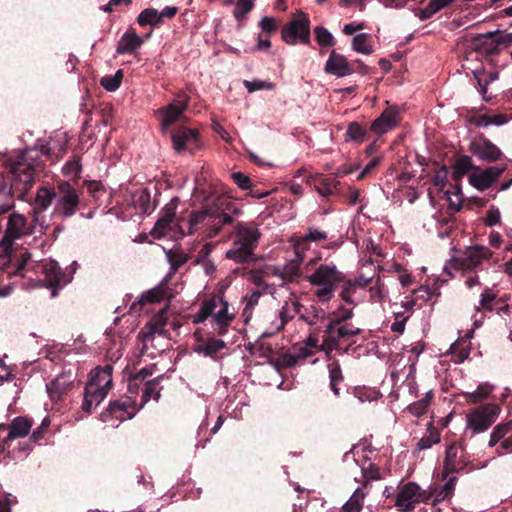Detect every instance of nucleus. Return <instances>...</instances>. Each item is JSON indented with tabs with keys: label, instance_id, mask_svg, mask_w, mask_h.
<instances>
[{
	"label": "nucleus",
	"instance_id": "f257e3e1",
	"mask_svg": "<svg viewBox=\"0 0 512 512\" xmlns=\"http://www.w3.org/2000/svg\"><path fill=\"white\" fill-rule=\"evenodd\" d=\"M241 214V210L227 198L216 195L212 196L202 210L192 212L189 219L178 223L182 235H189L197 232L201 226H206L205 233L207 237L217 236L223 226L233 222L232 215Z\"/></svg>",
	"mask_w": 512,
	"mask_h": 512
},
{
	"label": "nucleus",
	"instance_id": "f03ea898",
	"mask_svg": "<svg viewBox=\"0 0 512 512\" xmlns=\"http://www.w3.org/2000/svg\"><path fill=\"white\" fill-rule=\"evenodd\" d=\"M41 164L42 162H5L4 169L0 172V181L7 184L10 194L26 201L43 169Z\"/></svg>",
	"mask_w": 512,
	"mask_h": 512
},
{
	"label": "nucleus",
	"instance_id": "7ed1b4c3",
	"mask_svg": "<svg viewBox=\"0 0 512 512\" xmlns=\"http://www.w3.org/2000/svg\"><path fill=\"white\" fill-rule=\"evenodd\" d=\"M261 233L253 223L238 222L234 227L232 247L226 258L236 263H247L254 259Z\"/></svg>",
	"mask_w": 512,
	"mask_h": 512
},
{
	"label": "nucleus",
	"instance_id": "20e7f679",
	"mask_svg": "<svg viewBox=\"0 0 512 512\" xmlns=\"http://www.w3.org/2000/svg\"><path fill=\"white\" fill-rule=\"evenodd\" d=\"M67 139L65 134L57 133L49 140H38L33 146L21 150V160H37L38 158H52L59 160L65 156Z\"/></svg>",
	"mask_w": 512,
	"mask_h": 512
},
{
	"label": "nucleus",
	"instance_id": "39448f33",
	"mask_svg": "<svg viewBox=\"0 0 512 512\" xmlns=\"http://www.w3.org/2000/svg\"><path fill=\"white\" fill-rule=\"evenodd\" d=\"M34 226L19 213L13 212L8 216L6 229L0 240V255H7L13 248L16 239L33 233Z\"/></svg>",
	"mask_w": 512,
	"mask_h": 512
},
{
	"label": "nucleus",
	"instance_id": "423d86ee",
	"mask_svg": "<svg viewBox=\"0 0 512 512\" xmlns=\"http://www.w3.org/2000/svg\"><path fill=\"white\" fill-rule=\"evenodd\" d=\"M492 255V251L485 246H469L461 255L453 258V264L456 269L463 272L477 273L479 270H483L484 263L488 262Z\"/></svg>",
	"mask_w": 512,
	"mask_h": 512
},
{
	"label": "nucleus",
	"instance_id": "0eeeda50",
	"mask_svg": "<svg viewBox=\"0 0 512 512\" xmlns=\"http://www.w3.org/2000/svg\"><path fill=\"white\" fill-rule=\"evenodd\" d=\"M53 213L62 218L72 217L80 206L78 191L68 182L57 183V197Z\"/></svg>",
	"mask_w": 512,
	"mask_h": 512
},
{
	"label": "nucleus",
	"instance_id": "6e6552de",
	"mask_svg": "<svg viewBox=\"0 0 512 512\" xmlns=\"http://www.w3.org/2000/svg\"><path fill=\"white\" fill-rule=\"evenodd\" d=\"M362 330L348 323L328 322L324 330L323 347L327 351L340 350L342 343L361 334Z\"/></svg>",
	"mask_w": 512,
	"mask_h": 512
},
{
	"label": "nucleus",
	"instance_id": "1a4fd4ad",
	"mask_svg": "<svg viewBox=\"0 0 512 512\" xmlns=\"http://www.w3.org/2000/svg\"><path fill=\"white\" fill-rule=\"evenodd\" d=\"M281 36L283 41L289 45H295L297 42L309 43L310 20L308 16L302 11L297 12L293 19L283 26Z\"/></svg>",
	"mask_w": 512,
	"mask_h": 512
},
{
	"label": "nucleus",
	"instance_id": "9d476101",
	"mask_svg": "<svg viewBox=\"0 0 512 512\" xmlns=\"http://www.w3.org/2000/svg\"><path fill=\"white\" fill-rule=\"evenodd\" d=\"M470 464L467 459L465 447L461 443L450 444L445 452L443 462L442 479H446L450 474L469 472L474 469L473 466L468 467Z\"/></svg>",
	"mask_w": 512,
	"mask_h": 512
},
{
	"label": "nucleus",
	"instance_id": "9b49d317",
	"mask_svg": "<svg viewBox=\"0 0 512 512\" xmlns=\"http://www.w3.org/2000/svg\"><path fill=\"white\" fill-rule=\"evenodd\" d=\"M500 406L488 403L477 407L467 416V425L473 433L486 431L498 418Z\"/></svg>",
	"mask_w": 512,
	"mask_h": 512
},
{
	"label": "nucleus",
	"instance_id": "f8f14e48",
	"mask_svg": "<svg viewBox=\"0 0 512 512\" xmlns=\"http://www.w3.org/2000/svg\"><path fill=\"white\" fill-rule=\"evenodd\" d=\"M3 261L0 263L1 269L8 275L26 277V272L33 268L31 260V253L28 251H21L20 253H13V249L7 255H0Z\"/></svg>",
	"mask_w": 512,
	"mask_h": 512
},
{
	"label": "nucleus",
	"instance_id": "ddd939ff",
	"mask_svg": "<svg viewBox=\"0 0 512 512\" xmlns=\"http://www.w3.org/2000/svg\"><path fill=\"white\" fill-rule=\"evenodd\" d=\"M167 323V310L162 309L156 315H154L144 326V328L138 334V338L142 341L143 344L141 349L142 353H145L147 350L148 343H152L154 341L156 334L165 337L169 335V331L165 329Z\"/></svg>",
	"mask_w": 512,
	"mask_h": 512
},
{
	"label": "nucleus",
	"instance_id": "4468645a",
	"mask_svg": "<svg viewBox=\"0 0 512 512\" xmlns=\"http://www.w3.org/2000/svg\"><path fill=\"white\" fill-rule=\"evenodd\" d=\"M344 274L337 270V268L325 264L319 265L314 273L305 277L314 286H332L336 287L337 284L344 282Z\"/></svg>",
	"mask_w": 512,
	"mask_h": 512
},
{
	"label": "nucleus",
	"instance_id": "2eb2a0df",
	"mask_svg": "<svg viewBox=\"0 0 512 512\" xmlns=\"http://www.w3.org/2000/svg\"><path fill=\"white\" fill-rule=\"evenodd\" d=\"M172 144L177 152L189 151L192 153L200 147L199 132L197 129L179 127L172 134Z\"/></svg>",
	"mask_w": 512,
	"mask_h": 512
},
{
	"label": "nucleus",
	"instance_id": "dca6fc26",
	"mask_svg": "<svg viewBox=\"0 0 512 512\" xmlns=\"http://www.w3.org/2000/svg\"><path fill=\"white\" fill-rule=\"evenodd\" d=\"M401 121L400 110L397 106H388L370 126V130L381 136L396 128Z\"/></svg>",
	"mask_w": 512,
	"mask_h": 512
},
{
	"label": "nucleus",
	"instance_id": "f3484780",
	"mask_svg": "<svg viewBox=\"0 0 512 512\" xmlns=\"http://www.w3.org/2000/svg\"><path fill=\"white\" fill-rule=\"evenodd\" d=\"M422 499L420 487L414 482H408L396 495L395 506L399 511L409 512L413 510L415 504L419 503Z\"/></svg>",
	"mask_w": 512,
	"mask_h": 512
},
{
	"label": "nucleus",
	"instance_id": "a211bd4d",
	"mask_svg": "<svg viewBox=\"0 0 512 512\" xmlns=\"http://www.w3.org/2000/svg\"><path fill=\"white\" fill-rule=\"evenodd\" d=\"M188 107V100H173L167 106L157 110V114L161 116V126L164 130L174 123L183 119V113Z\"/></svg>",
	"mask_w": 512,
	"mask_h": 512
},
{
	"label": "nucleus",
	"instance_id": "6ab92c4d",
	"mask_svg": "<svg viewBox=\"0 0 512 512\" xmlns=\"http://www.w3.org/2000/svg\"><path fill=\"white\" fill-rule=\"evenodd\" d=\"M139 409L140 407H136V402L131 397H122L111 401L106 413L117 420L125 421L132 419Z\"/></svg>",
	"mask_w": 512,
	"mask_h": 512
},
{
	"label": "nucleus",
	"instance_id": "aec40b11",
	"mask_svg": "<svg viewBox=\"0 0 512 512\" xmlns=\"http://www.w3.org/2000/svg\"><path fill=\"white\" fill-rule=\"evenodd\" d=\"M43 282L51 289V296H57V289L66 284V274L56 261H49L43 265Z\"/></svg>",
	"mask_w": 512,
	"mask_h": 512
},
{
	"label": "nucleus",
	"instance_id": "412c9836",
	"mask_svg": "<svg viewBox=\"0 0 512 512\" xmlns=\"http://www.w3.org/2000/svg\"><path fill=\"white\" fill-rule=\"evenodd\" d=\"M75 376L69 371L60 373L55 379L46 385L47 393L52 401H58L73 386Z\"/></svg>",
	"mask_w": 512,
	"mask_h": 512
},
{
	"label": "nucleus",
	"instance_id": "4be33fe9",
	"mask_svg": "<svg viewBox=\"0 0 512 512\" xmlns=\"http://www.w3.org/2000/svg\"><path fill=\"white\" fill-rule=\"evenodd\" d=\"M504 168L489 167L484 171H475L469 174V183L478 190L489 188L500 176Z\"/></svg>",
	"mask_w": 512,
	"mask_h": 512
},
{
	"label": "nucleus",
	"instance_id": "5701e85b",
	"mask_svg": "<svg viewBox=\"0 0 512 512\" xmlns=\"http://www.w3.org/2000/svg\"><path fill=\"white\" fill-rule=\"evenodd\" d=\"M325 72L337 77H344L351 75L354 72V69L343 55L338 54L333 50L326 61Z\"/></svg>",
	"mask_w": 512,
	"mask_h": 512
},
{
	"label": "nucleus",
	"instance_id": "b1692460",
	"mask_svg": "<svg viewBox=\"0 0 512 512\" xmlns=\"http://www.w3.org/2000/svg\"><path fill=\"white\" fill-rule=\"evenodd\" d=\"M303 262V256L299 250H296L294 259L288 261L283 267H276L273 275L280 277L284 281L294 282L300 275V269Z\"/></svg>",
	"mask_w": 512,
	"mask_h": 512
},
{
	"label": "nucleus",
	"instance_id": "393cba45",
	"mask_svg": "<svg viewBox=\"0 0 512 512\" xmlns=\"http://www.w3.org/2000/svg\"><path fill=\"white\" fill-rule=\"evenodd\" d=\"M473 155L480 160H499L501 151L489 140L480 138L471 143Z\"/></svg>",
	"mask_w": 512,
	"mask_h": 512
},
{
	"label": "nucleus",
	"instance_id": "a878e982",
	"mask_svg": "<svg viewBox=\"0 0 512 512\" xmlns=\"http://www.w3.org/2000/svg\"><path fill=\"white\" fill-rule=\"evenodd\" d=\"M108 395V391L98 388L93 383H87L84 390L82 409L90 414L93 408L97 407Z\"/></svg>",
	"mask_w": 512,
	"mask_h": 512
},
{
	"label": "nucleus",
	"instance_id": "bb28decb",
	"mask_svg": "<svg viewBox=\"0 0 512 512\" xmlns=\"http://www.w3.org/2000/svg\"><path fill=\"white\" fill-rule=\"evenodd\" d=\"M218 305L221 308L214 314L212 327L216 334L223 336L227 333L228 327L234 319V314L228 313V302L222 298H219Z\"/></svg>",
	"mask_w": 512,
	"mask_h": 512
},
{
	"label": "nucleus",
	"instance_id": "cd10ccee",
	"mask_svg": "<svg viewBox=\"0 0 512 512\" xmlns=\"http://www.w3.org/2000/svg\"><path fill=\"white\" fill-rule=\"evenodd\" d=\"M56 197L57 191L55 188L46 185L38 187L33 202L34 214L38 215L46 211L51 206L52 202L56 200Z\"/></svg>",
	"mask_w": 512,
	"mask_h": 512
},
{
	"label": "nucleus",
	"instance_id": "c85d7f7f",
	"mask_svg": "<svg viewBox=\"0 0 512 512\" xmlns=\"http://www.w3.org/2000/svg\"><path fill=\"white\" fill-rule=\"evenodd\" d=\"M112 372L113 366L111 364L98 366L91 371L88 383H93L94 385H97L98 388L107 390L109 392L113 383Z\"/></svg>",
	"mask_w": 512,
	"mask_h": 512
},
{
	"label": "nucleus",
	"instance_id": "c756f323",
	"mask_svg": "<svg viewBox=\"0 0 512 512\" xmlns=\"http://www.w3.org/2000/svg\"><path fill=\"white\" fill-rule=\"evenodd\" d=\"M32 424L33 422L29 418L22 416L14 418L11 424L9 425V433L4 440L5 443H8V441H11L16 438H22L27 436L30 432Z\"/></svg>",
	"mask_w": 512,
	"mask_h": 512
},
{
	"label": "nucleus",
	"instance_id": "7c9ffc66",
	"mask_svg": "<svg viewBox=\"0 0 512 512\" xmlns=\"http://www.w3.org/2000/svg\"><path fill=\"white\" fill-rule=\"evenodd\" d=\"M143 43V39L134 31L129 30L120 38L116 51L118 54L132 53Z\"/></svg>",
	"mask_w": 512,
	"mask_h": 512
},
{
	"label": "nucleus",
	"instance_id": "2f4dec72",
	"mask_svg": "<svg viewBox=\"0 0 512 512\" xmlns=\"http://www.w3.org/2000/svg\"><path fill=\"white\" fill-rule=\"evenodd\" d=\"M495 34L496 32H488L473 37L471 40V48L486 54L492 53L497 47L493 40Z\"/></svg>",
	"mask_w": 512,
	"mask_h": 512
},
{
	"label": "nucleus",
	"instance_id": "473e14b6",
	"mask_svg": "<svg viewBox=\"0 0 512 512\" xmlns=\"http://www.w3.org/2000/svg\"><path fill=\"white\" fill-rule=\"evenodd\" d=\"M133 205L141 213L150 214L154 210L151 203V195L147 188L138 189L133 194Z\"/></svg>",
	"mask_w": 512,
	"mask_h": 512
},
{
	"label": "nucleus",
	"instance_id": "72a5a7b5",
	"mask_svg": "<svg viewBox=\"0 0 512 512\" xmlns=\"http://www.w3.org/2000/svg\"><path fill=\"white\" fill-rule=\"evenodd\" d=\"M339 186L340 182L329 176L321 175L315 180L317 191L324 197L338 193L340 190Z\"/></svg>",
	"mask_w": 512,
	"mask_h": 512
},
{
	"label": "nucleus",
	"instance_id": "f704fd0d",
	"mask_svg": "<svg viewBox=\"0 0 512 512\" xmlns=\"http://www.w3.org/2000/svg\"><path fill=\"white\" fill-rule=\"evenodd\" d=\"M162 379H163V376H158V377H156L152 380L146 381L144 383L140 407H142L144 404H146L152 398L156 401H158L160 399L161 395H160L159 384Z\"/></svg>",
	"mask_w": 512,
	"mask_h": 512
},
{
	"label": "nucleus",
	"instance_id": "c9c22d12",
	"mask_svg": "<svg viewBox=\"0 0 512 512\" xmlns=\"http://www.w3.org/2000/svg\"><path fill=\"white\" fill-rule=\"evenodd\" d=\"M226 347L221 339L208 338L207 341L195 348V352L209 357H215L219 351Z\"/></svg>",
	"mask_w": 512,
	"mask_h": 512
},
{
	"label": "nucleus",
	"instance_id": "e433bc0d",
	"mask_svg": "<svg viewBox=\"0 0 512 512\" xmlns=\"http://www.w3.org/2000/svg\"><path fill=\"white\" fill-rule=\"evenodd\" d=\"M152 375L151 368H142L140 371L129 377L128 380V391L132 395H136L139 392L141 385L144 386L146 378Z\"/></svg>",
	"mask_w": 512,
	"mask_h": 512
},
{
	"label": "nucleus",
	"instance_id": "4c0bfd02",
	"mask_svg": "<svg viewBox=\"0 0 512 512\" xmlns=\"http://www.w3.org/2000/svg\"><path fill=\"white\" fill-rule=\"evenodd\" d=\"M440 431L433 426L432 422L428 423L427 434L424 435L417 443L419 450H425L432 447V445L440 442Z\"/></svg>",
	"mask_w": 512,
	"mask_h": 512
},
{
	"label": "nucleus",
	"instance_id": "58836bf2",
	"mask_svg": "<svg viewBox=\"0 0 512 512\" xmlns=\"http://www.w3.org/2000/svg\"><path fill=\"white\" fill-rule=\"evenodd\" d=\"M330 388L335 395H340L339 384L344 381L342 370L338 361L328 364Z\"/></svg>",
	"mask_w": 512,
	"mask_h": 512
},
{
	"label": "nucleus",
	"instance_id": "ea45409f",
	"mask_svg": "<svg viewBox=\"0 0 512 512\" xmlns=\"http://www.w3.org/2000/svg\"><path fill=\"white\" fill-rule=\"evenodd\" d=\"M471 122L475 123L477 126L480 127H487L491 124L493 125H503L508 122V118L504 114H494V115H479V116H473L471 118Z\"/></svg>",
	"mask_w": 512,
	"mask_h": 512
},
{
	"label": "nucleus",
	"instance_id": "a19ab883",
	"mask_svg": "<svg viewBox=\"0 0 512 512\" xmlns=\"http://www.w3.org/2000/svg\"><path fill=\"white\" fill-rule=\"evenodd\" d=\"M327 237L326 232L316 228H309L308 232L298 240L295 250H305L309 242L326 240Z\"/></svg>",
	"mask_w": 512,
	"mask_h": 512
},
{
	"label": "nucleus",
	"instance_id": "79ce46f5",
	"mask_svg": "<svg viewBox=\"0 0 512 512\" xmlns=\"http://www.w3.org/2000/svg\"><path fill=\"white\" fill-rule=\"evenodd\" d=\"M137 23L140 26H153L157 27L161 25V20L159 17V11L155 8H146L143 11L140 12V14L137 17Z\"/></svg>",
	"mask_w": 512,
	"mask_h": 512
},
{
	"label": "nucleus",
	"instance_id": "37998d69",
	"mask_svg": "<svg viewBox=\"0 0 512 512\" xmlns=\"http://www.w3.org/2000/svg\"><path fill=\"white\" fill-rule=\"evenodd\" d=\"M166 257L170 264L171 275L175 274L189 260V256L180 250H169L166 252Z\"/></svg>",
	"mask_w": 512,
	"mask_h": 512
},
{
	"label": "nucleus",
	"instance_id": "c03bdc74",
	"mask_svg": "<svg viewBox=\"0 0 512 512\" xmlns=\"http://www.w3.org/2000/svg\"><path fill=\"white\" fill-rule=\"evenodd\" d=\"M449 353L452 356V361L462 363L469 357L470 349L466 345V341L458 340L450 346Z\"/></svg>",
	"mask_w": 512,
	"mask_h": 512
},
{
	"label": "nucleus",
	"instance_id": "a18cd8bd",
	"mask_svg": "<svg viewBox=\"0 0 512 512\" xmlns=\"http://www.w3.org/2000/svg\"><path fill=\"white\" fill-rule=\"evenodd\" d=\"M365 493L362 489L357 488L350 499L342 507V512H360L363 507Z\"/></svg>",
	"mask_w": 512,
	"mask_h": 512
},
{
	"label": "nucleus",
	"instance_id": "49530a36",
	"mask_svg": "<svg viewBox=\"0 0 512 512\" xmlns=\"http://www.w3.org/2000/svg\"><path fill=\"white\" fill-rule=\"evenodd\" d=\"M433 396H434L433 392L428 391L424 398L411 403L407 408L408 411L416 417L422 416L423 414L426 413L427 408L429 407Z\"/></svg>",
	"mask_w": 512,
	"mask_h": 512
},
{
	"label": "nucleus",
	"instance_id": "de8ad7c7",
	"mask_svg": "<svg viewBox=\"0 0 512 512\" xmlns=\"http://www.w3.org/2000/svg\"><path fill=\"white\" fill-rule=\"evenodd\" d=\"M353 49L365 55H369L373 52L372 46L370 44V36L366 33H361L354 36L352 40Z\"/></svg>",
	"mask_w": 512,
	"mask_h": 512
},
{
	"label": "nucleus",
	"instance_id": "09e8293b",
	"mask_svg": "<svg viewBox=\"0 0 512 512\" xmlns=\"http://www.w3.org/2000/svg\"><path fill=\"white\" fill-rule=\"evenodd\" d=\"M14 198L16 195L10 194L7 184L0 181V214L8 212L14 207Z\"/></svg>",
	"mask_w": 512,
	"mask_h": 512
},
{
	"label": "nucleus",
	"instance_id": "8fccbe9b",
	"mask_svg": "<svg viewBox=\"0 0 512 512\" xmlns=\"http://www.w3.org/2000/svg\"><path fill=\"white\" fill-rule=\"evenodd\" d=\"M435 167V173L433 176V184L439 190H443L446 184L448 183L449 171L444 162L440 165V162H433Z\"/></svg>",
	"mask_w": 512,
	"mask_h": 512
},
{
	"label": "nucleus",
	"instance_id": "3c124183",
	"mask_svg": "<svg viewBox=\"0 0 512 512\" xmlns=\"http://www.w3.org/2000/svg\"><path fill=\"white\" fill-rule=\"evenodd\" d=\"M122 79L123 71L119 69L116 71L114 75H106L102 77L100 80V84L105 90L113 92L119 88Z\"/></svg>",
	"mask_w": 512,
	"mask_h": 512
},
{
	"label": "nucleus",
	"instance_id": "603ef678",
	"mask_svg": "<svg viewBox=\"0 0 512 512\" xmlns=\"http://www.w3.org/2000/svg\"><path fill=\"white\" fill-rule=\"evenodd\" d=\"M367 135V131L357 122H351L348 125L345 136L346 140L363 142Z\"/></svg>",
	"mask_w": 512,
	"mask_h": 512
},
{
	"label": "nucleus",
	"instance_id": "864d4df0",
	"mask_svg": "<svg viewBox=\"0 0 512 512\" xmlns=\"http://www.w3.org/2000/svg\"><path fill=\"white\" fill-rule=\"evenodd\" d=\"M512 429V420L504 423V424H498L494 427L490 440H489V446L494 447L501 439H503Z\"/></svg>",
	"mask_w": 512,
	"mask_h": 512
},
{
	"label": "nucleus",
	"instance_id": "5fc2aeb1",
	"mask_svg": "<svg viewBox=\"0 0 512 512\" xmlns=\"http://www.w3.org/2000/svg\"><path fill=\"white\" fill-rule=\"evenodd\" d=\"M362 476L364 479L363 486L367 487L369 485V482L372 480H381L382 475L380 472V468L374 464L369 462L367 466H362Z\"/></svg>",
	"mask_w": 512,
	"mask_h": 512
},
{
	"label": "nucleus",
	"instance_id": "6e6d98bb",
	"mask_svg": "<svg viewBox=\"0 0 512 512\" xmlns=\"http://www.w3.org/2000/svg\"><path fill=\"white\" fill-rule=\"evenodd\" d=\"M353 315V307L347 308L343 305H340L336 310L332 312L329 322H333L334 324L346 323L353 317Z\"/></svg>",
	"mask_w": 512,
	"mask_h": 512
},
{
	"label": "nucleus",
	"instance_id": "4d7b16f0",
	"mask_svg": "<svg viewBox=\"0 0 512 512\" xmlns=\"http://www.w3.org/2000/svg\"><path fill=\"white\" fill-rule=\"evenodd\" d=\"M164 298V292L160 288H153L143 293L138 300L137 304L143 306L147 303H159Z\"/></svg>",
	"mask_w": 512,
	"mask_h": 512
},
{
	"label": "nucleus",
	"instance_id": "13d9d810",
	"mask_svg": "<svg viewBox=\"0 0 512 512\" xmlns=\"http://www.w3.org/2000/svg\"><path fill=\"white\" fill-rule=\"evenodd\" d=\"M243 85L247 89L249 93H253L258 90H273L275 88V84L266 81V80H260V79H254V80H244Z\"/></svg>",
	"mask_w": 512,
	"mask_h": 512
},
{
	"label": "nucleus",
	"instance_id": "bf43d9fd",
	"mask_svg": "<svg viewBox=\"0 0 512 512\" xmlns=\"http://www.w3.org/2000/svg\"><path fill=\"white\" fill-rule=\"evenodd\" d=\"M254 0H237L233 11L234 17L241 22L245 16L253 9Z\"/></svg>",
	"mask_w": 512,
	"mask_h": 512
},
{
	"label": "nucleus",
	"instance_id": "052dcab7",
	"mask_svg": "<svg viewBox=\"0 0 512 512\" xmlns=\"http://www.w3.org/2000/svg\"><path fill=\"white\" fill-rule=\"evenodd\" d=\"M457 478L450 477L444 486L437 492L435 502H442L447 498H450L454 492Z\"/></svg>",
	"mask_w": 512,
	"mask_h": 512
},
{
	"label": "nucleus",
	"instance_id": "680f3d73",
	"mask_svg": "<svg viewBox=\"0 0 512 512\" xmlns=\"http://www.w3.org/2000/svg\"><path fill=\"white\" fill-rule=\"evenodd\" d=\"M497 296L496 294L492 291V289L490 288H486L482 293H481V298H480V307L482 310L484 311H493V304H495V301H497Z\"/></svg>",
	"mask_w": 512,
	"mask_h": 512
},
{
	"label": "nucleus",
	"instance_id": "e2e57ef3",
	"mask_svg": "<svg viewBox=\"0 0 512 512\" xmlns=\"http://www.w3.org/2000/svg\"><path fill=\"white\" fill-rule=\"evenodd\" d=\"M354 396L359 399L360 402L374 401L378 398L379 392L375 389L368 387H356L354 388Z\"/></svg>",
	"mask_w": 512,
	"mask_h": 512
},
{
	"label": "nucleus",
	"instance_id": "0e129e2a",
	"mask_svg": "<svg viewBox=\"0 0 512 512\" xmlns=\"http://www.w3.org/2000/svg\"><path fill=\"white\" fill-rule=\"evenodd\" d=\"M453 171L451 173L452 179L458 182L466 174H470V170L473 168L472 162H454Z\"/></svg>",
	"mask_w": 512,
	"mask_h": 512
},
{
	"label": "nucleus",
	"instance_id": "69168bd1",
	"mask_svg": "<svg viewBox=\"0 0 512 512\" xmlns=\"http://www.w3.org/2000/svg\"><path fill=\"white\" fill-rule=\"evenodd\" d=\"M316 40L320 46H331L333 45L334 38L332 34L324 27L317 26L314 29Z\"/></svg>",
	"mask_w": 512,
	"mask_h": 512
},
{
	"label": "nucleus",
	"instance_id": "338daca9",
	"mask_svg": "<svg viewBox=\"0 0 512 512\" xmlns=\"http://www.w3.org/2000/svg\"><path fill=\"white\" fill-rule=\"evenodd\" d=\"M230 177L241 190H249L253 185L250 177L243 172H233Z\"/></svg>",
	"mask_w": 512,
	"mask_h": 512
},
{
	"label": "nucleus",
	"instance_id": "774afa93",
	"mask_svg": "<svg viewBox=\"0 0 512 512\" xmlns=\"http://www.w3.org/2000/svg\"><path fill=\"white\" fill-rule=\"evenodd\" d=\"M491 391H492V387L489 384H487V383L480 384L476 391L469 394V400L472 403H478V402L482 401L483 399L487 398L488 395L491 393Z\"/></svg>",
	"mask_w": 512,
	"mask_h": 512
}]
</instances>
